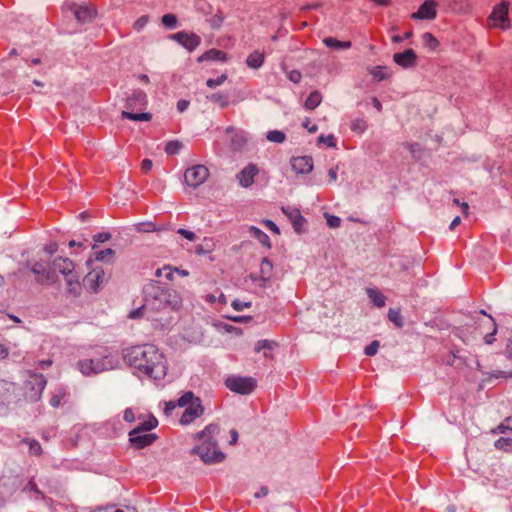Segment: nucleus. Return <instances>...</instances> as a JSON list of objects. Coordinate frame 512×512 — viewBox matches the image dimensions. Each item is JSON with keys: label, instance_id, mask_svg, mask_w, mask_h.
<instances>
[{"label": "nucleus", "instance_id": "37998d69", "mask_svg": "<svg viewBox=\"0 0 512 512\" xmlns=\"http://www.w3.org/2000/svg\"><path fill=\"white\" fill-rule=\"evenodd\" d=\"M34 384L37 386L39 393H41L46 386V379L42 374H34L32 377Z\"/></svg>", "mask_w": 512, "mask_h": 512}, {"label": "nucleus", "instance_id": "9b49d317", "mask_svg": "<svg viewBox=\"0 0 512 512\" xmlns=\"http://www.w3.org/2000/svg\"><path fill=\"white\" fill-rule=\"evenodd\" d=\"M204 411L205 409L202 405L201 399H196L192 405L186 407L179 422L181 425H189L197 418L201 417L204 414Z\"/></svg>", "mask_w": 512, "mask_h": 512}, {"label": "nucleus", "instance_id": "6ab92c4d", "mask_svg": "<svg viewBox=\"0 0 512 512\" xmlns=\"http://www.w3.org/2000/svg\"><path fill=\"white\" fill-rule=\"evenodd\" d=\"M273 270V264L268 258H263L260 265V275L259 279L261 280L260 286L266 287L267 282L271 278Z\"/></svg>", "mask_w": 512, "mask_h": 512}, {"label": "nucleus", "instance_id": "774afa93", "mask_svg": "<svg viewBox=\"0 0 512 512\" xmlns=\"http://www.w3.org/2000/svg\"><path fill=\"white\" fill-rule=\"evenodd\" d=\"M269 493V489L266 486H262L258 492L254 494L255 498H261L267 496Z\"/></svg>", "mask_w": 512, "mask_h": 512}, {"label": "nucleus", "instance_id": "2f4dec72", "mask_svg": "<svg viewBox=\"0 0 512 512\" xmlns=\"http://www.w3.org/2000/svg\"><path fill=\"white\" fill-rule=\"evenodd\" d=\"M494 446L505 452H512V438L500 437L495 441Z\"/></svg>", "mask_w": 512, "mask_h": 512}, {"label": "nucleus", "instance_id": "a878e982", "mask_svg": "<svg viewBox=\"0 0 512 512\" xmlns=\"http://www.w3.org/2000/svg\"><path fill=\"white\" fill-rule=\"evenodd\" d=\"M321 101V93L318 91H314L310 93V95L307 97L304 106L307 110H313L321 103Z\"/></svg>", "mask_w": 512, "mask_h": 512}, {"label": "nucleus", "instance_id": "4468645a", "mask_svg": "<svg viewBox=\"0 0 512 512\" xmlns=\"http://www.w3.org/2000/svg\"><path fill=\"white\" fill-rule=\"evenodd\" d=\"M437 3L434 1H425L418 10L411 14L414 20H434L437 17Z\"/></svg>", "mask_w": 512, "mask_h": 512}, {"label": "nucleus", "instance_id": "864d4df0", "mask_svg": "<svg viewBox=\"0 0 512 512\" xmlns=\"http://www.w3.org/2000/svg\"><path fill=\"white\" fill-rule=\"evenodd\" d=\"M177 233L180 234L182 237L189 241H195L196 240V234L190 230L180 228L177 230Z\"/></svg>", "mask_w": 512, "mask_h": 512}, {"label": "nucleus", "instance_id": "5701e85b", "mask_svg": "<svg viewBox=\"0 0 512 512\" xmlns=\"http://www.w3.org/2000/svg\"><path fill=\"white\" fill-rule=\"evenodd\" d=\"M208 60H219V61H225L226 60V54L218 49H210L203 53L201 56L198 57V62H204Z\"/></svg>", "mask_w": 512, "mask_h": 512}, {"label": "nucleus", "instance_id": "423d86ee", "mask_svg": "<svg viewBox=\"0 0 512 512\" xmlns=\"http://www.w3.org/2000/svg\"><path fill=\"white\" fill-rule=\"evenodd\" d=\"M225 385L232 392L247 395L255 389L256 381L252 377H229Z\"/></svg>", "mask_w": 512, "mask_h": 512}, {"label": "nucleus", "instance_id": "603ef678", "mask_svg": "<svg viewBox=\"0 0 512 512\" xmlns=\"http://www.w3.org/2000/svg\"><path fill=\"white\" fill-rule=\"evenodd\" d=\"M231 306L236 310V311H242L243 309L245 308H249L251 307V302H242L241 300L239 299H234L232 301V304Z\"/></svg>", "mask_w": 512, "mask_h": 512}, {"label": "nucleus", "instance_id": "39448f33", "mask_svg": "<svg viewBox=\"0 0 512 512\" xmlns=\"http://www.w3.org/2000/svg\"><path fill=\"white\" fill-rule=\"evenodd\" d=\"M118 365L117 358L112 355H104L100 359H84L77 363L79 371L85 375L90 376L99 374L108 370H112Z\"/></svg>", "mask_w": 512, "mask_h": 512}, {"label": "nucleus", "instance_id": "5fc2aeb1", "mask_svg": "<svg viewBox=\"0 0 512 512\" xmlns=\"http://www.w3.org/2000/svg\"><path fill=\"white\" fill-rule=\"evenodd\" d=\"M489 318H490V320L492 322V325H493V331H492V333H490V334L485 336L484 341H485L486 344L491 345L495 341L494 335L497 332V327H496V324H495L493 318L491 316Z\"/></svg>", "mask_w": 512, "mask_h": 512}, {"label": "nucleus", "instance_id": "bb28decb", "mask_svg": "<svg viewBox=\"0 0 512 512\" xmlns=\"http://www.w3.org/2000/svg\"><path fill=\"white\" fill-rule=\"evenodd\" d=\"M157 425H158V420L154 416H149L147 420L140 423L133 430H138L139 433H144V432H148V431H151L152 429L156 428Z\"/></svg>", "mask_w": 512, "mask_h": 512}, {"label": "nucleus", "instance_id": "de8ad7c7", "mask_svg": "<svg viewBox=\"0 0 512 512\" xmlns=\"http://www.w3.org/2000/svg\"><path fill=\"white\" fill-rule=\"evenodd\" d=\"M325 218L327 221V225L330 228H338L341 223V219L338 216L330 215L328 213H325Z\"/></svg>", "mask_w": 512, "mask_h": 512}, {"label": "nucleus", "instance_id": "052dcab7", "mask_svg": "<svg viewBox=\"0 0 512 512\" xmlns=\"http://www.w3.org/2000/svg\"><path fill=\"white\" fill-rule=\"evenodd\" d=\"M372 75L375 77V78H378L379 80H383L386 78V75L385 73L383 72V68L380 67V66H377L374 68V70L372 71Z\"/></svg>", "mask_w": 512, "mask_h": 512}, {"label": "nucleus", "instance_id": "f3484780", "mask_svg": "<svg viewBox=\"0 0 512 512\" xmlns=\"http://www.w3.org/2000/svg\"><path fill=\"white\" fill-rule=\"evenodd\" d=\"M393 60L397 65L403 68H410L416 65L417 55L413 49H406L402 53H395Z\"/></svg>", "mask_w": 512, "mask_h": 512}, {"label": "nucleus", "instance_id": "0eeeda50", "mask_svg": "<svg viewBox=\"0 0 512 512\" xmlns=\"http://www.w3.org/2000/svg\"><path fill=\"white\" fill-rule=\"evenodd\" d=\"M209 177V170L204 165H194L185 171L184 179L188 186L197 188Z\"/></svg>", "mask_w": 512, "mask_h": 512}, {"label": "nucleus", "instance_id": "a18cd8bd", "mask_svg": "<svg viewBox=\"0 0 512 512\" xmlns=\"http://www.w3.org/2000/svg\"><path fill=\"white\" fill-rule=\"evenodd\" d=\"M148 22H149V16L143 15L134 22L133 29L139 32L146 27Z\"/></svg>", "mask_w": 512, "mask_h": 512}, {"label": "nucleus", "instance_id": "f257e3e1", "mask_svg": "<svg viewBox=\"0 0 512 512\" xmlns=\"http://www.w3.org/2000/svg\"><path fill=\"white\" fill-rule=\"evenodd\" d=\"M123 358L141 375L154 380H160L166 376V358L155 345L144 344L127 348L123 351Z\"/></svg>", "mask_w": 512, "mask_h": 512}, {"label": "nucleus", "instance_id": "e433bc0d", "mask_svg": "<svg viewBox=\"0 0 512 512\" xmlns=\"http://www.w3.org/2000/svg\"><path fill=\"white\" fill-rule=\"evenodd\" d=\"M512 431V417L505 418L504 422L498 425L495 429L492 430L493 433H505L507 431Z\"/></svg>", "mask_w": 512, "mask_h": 512}, {"label": "nucleus", "instance_id": "09e8293b", "mask_svg": "<svg viewBox=\"0 0 512 512\" xmlns=\"http://www.w3.org/2000/svg\"><path fill=\"white\" fill-rule=\"evenodd\" d=\"M318 142L326 144L328 147H335L336 146V139L334 135H320L318 137Z\"/></svg>", "mask_w": 512, "mask_h": 512}, {"label": "nucleus", "instance_id": "a211bd4d", "mask_svg": "<svg viewBox=\"0 0 512 512\" xmlns=\"http://www.w3.org/2000/svg\"><path fill=\"white\" fill-rule=\"evenodd\" d=\"M282 212L291 221L295 231L300 233L305 224V219L301 215L300 210L293 207H282Z\"/></svg>", "mask_w": 512, "mask_h": 512}, {"label": "nucleus", "instance_id": "2eb2a0df", "mask_svg": "<svg viewBox=\"0 0 512 512\" xmlns=\"http://www.w3.org/2000/svg\"><path fill=\"white\" fill-rule=\"evenodd\" d=\"M157 439V435L154 433H139L138 430H131L129 432V441L137 448L142 449L154 443Z\"/></svg>", "mask_w": 512, "mask_h": 512}, {"label": "nucleus", "instance_id": "ddd939ff", "mask_svg": "<svg viewBox=\"0 0 512 512\" xmlns=\"http://www.w3.org/2000/svg\"><path fill=\"white\" fill-rule=\"evenodd\" d=\"M489 20L499 22L495 23V26H498L502 29H507L509 27V18H508V2L502 1L500 4L496 5L489 16Z\"/></svg>", "mask_w": 512, "mask_h": 512}, {"label": "nucleus", "instance_id": "c85d7f7f", "mask_svg": "<svg viewBox=\"0 0 512 512\" xmlns=\"http://www.w3.org/2000/svg\"><path fill=\"white\" fill-rule=\"evenodd\" d=\"M200 399L199 397H196L193 392L188 391L185 392L178 400L177 405L179 407H187L192 405V403L196 400Z\"/></svg>", "mask_w": 512, "mask_h": 512}, {"label": "nucleus", "instance_id": "cd10ccee", "mask_svg": "<svg viewBox=\"0 0 512 512\" xmlns=\"http://www.w3.org/2000/svg\"><path fill=\"white\" fill-rule=\"evenodd\" d=\"M121 117L123 119H129L133 121H150L152 115L150 113H132L128 111H122Z\"/></svg>", "mask_w": 512, "mask_h": 512}, {"label": "nucleus", "instance_id": "79ce46f5", "mask_svg": "<svg viewBox=\"0 0 512 512\" xmlns=\"http://www.w3.org/2000/svg\"><path fill=\"white\" fill-rule=\"evenodd\" d=\"M162 23L168 28H175L177 24V18L174 14H165L162 16Z\"/></svg>", "mask_w": 512, "mask_h": 512}, {"label": "nucleus", "instance_id": "bf43d9fd", "mask_svg": "<svg viewBox=\"0 0 512 512\" xmlns=\"http://www.w3.org/2000/svg\"><path fill=\"white\" fill-rule=\"evenodd\" d=\"M153 167V163L150 159H144L142 162H141V171L143 173H148Z\"/></svg>", "mask_w": 512, "mask_h": 512}, {"label": "nucleus", "instance_id": "13d9d810", "mask_svg": "<svg viewBox=\"0 0 512 512\" xmlns=\"http://www.w3.org/2000/svg\"><path fill=\"white\" fill-rule=\"evenodd\" d=\"M288 79L293 83H299L301 81L302 75L298 70H292L288 74Z\"/></svg>", "mask_w": 512, "mask_h": 512}, {"label": "nucleus", "instance_id": "f8f14e48", "mask_svg": "<svg viewBox=\"0 0 512 512\" xmlns=\"http://www.w3.org/2000/svg\"><path fill=\"white\" fill-rule=\"evenodd\" d=\"M71 10L81 23L91 22L97 14L96 8L90 3L73 4Z\"/></svg>", "mask_w": 512, "mask_h": 512}, {"label": "nucleus", "instance_id": "4c0bfd02", "mask_svg": "<svg viewBox=\"0 0 512 512\" xmlns=\"http://www.w3.org/2000/svg\"><path fill=\"white\" fill-rule=\"evenodd\" d=\"M115 255L114 250L107 248L95 253L94 260L95 261H105L107 258H113Z\"/></svg>", "mask_w": 512, "mask_h": 512}, {"label": "nucleus", "instance_id": "a19ab883", "mask_svg": "<svg viewBox=\"0 0 512 512\" xmlns=\"http://www.w3.org/2000/svg\"><path fill=\"white\" fill-rule=\"evenodd\" d=\"M29 445V452L32 455L39 456L42 453V447L36 440H24Z\"/></svg>", "mask_w": 512, "mask_h": 512}, {"label": "nucleus", "instance_id": "8fccbe9b", "mask_svg": "<svg viewBox=\"0 0 512 512\" xmlns=\"http://www.w3.org/2000/svg\"><path fill=\"white\" fill-rule=\"evenodd\" d=\"M379 346V341L374 340L365 348L364 352L367 356H374L377 353Z\"/></svg>", "mask_w": 512, "mask_h": 512}, {"label": "nucleus", "instance_id": "f704fd0d", "mask_svg": "<svg viewBox=\"0 0 512 512\" xmlns=\"http://www.w3.org/2000/svg\"><path fill=\"white\" fill-rule=\"evenodd\" d=\"M267 140L273 143H283L286 140L284 132L279 130L269 131L266 136Z\"/></svg>", "mask_w": 512, "mask_h": 512}, {"label": "nucleus", "instance_id": "dca6fc26", "mask_svg": "<svg viewBox=\"0 0 512 512\" xmlns=\"http://www.w3.org/2000/svg\"><path fill=\"white\" fill-rule=\"evenodd\" d=\"M292 170L297 174H308L313 169V160L310 156H298L291 159Z\"/></svg>", "mask_w": 512, "mask_h": 512}, {"label": "nucleus", "instance_id": "0e129e2a", "mask_svg": "<svg viewBox=\"0 0 512 512\" xmlns=\"http://www.w3.org/2000/svg\"><path fill=\"white\" fill-rule=\"evenodd\" d=\"M337 171H338V166H335V167L329 169L328 177H329L330 183H333L337 180Z\"/></svg>", "mask_w": 512, "mask_h": 512}, {"label": "nucleus", "instance_id": "ea45409f", "mask_svg": "<svg viewBox=\"0 0 512 512\" xmlns=\"http://www.w3.org/2000/svg\"><path fill=\"white\" fill-rule=\"evenodd\" d=\"M181 147H182V144L179 141H169L166 144L165 152L169 155L178 154Z\"/></svg>", "mask_w": 512, "mask_h": 512}, {"label": "nucleus", "instance_id": "20e7f679", "mask_svg": "<svg viewBox=\"0 0 512 512\" xmlns=\"http://www.w3.org/2000/svg\"><path fill=\"white\" fill-rule=\"evenodd\" d=\"M74 263L68 258H56L50 268L47 270L46 281L54 283L57 281L56 273H61L66 281L67 290L74 294L79 295L81 291V284L79 277L74 272Z\"/></svg>", "mask_w": 512, "mask_h": 512}, {"label": "nucleus", "instance_id": "393cba45", "mask_svg": "<svg viewBox=\"0 0 512 512\" xmlns=\"http://www.w3.org/2000/svg\"><path fill=\"white\" fill-rule=\"evenodd\" d=\"M367 295L377 307H384L386 297L378 290L369 288L367 289Z\"/></svg>", "mask_w": 512, "mask_h": 512}, {"label": "nucleus", "instance_id": "6e6d98bb", "mask_svg": "<svg viewBox=\"0 0 512 512\" xmlns=\"http://www.w3.org/2000/svg\"><path fill=\"white\" fill-rule=\"evenodd\" d=\"M32 272L36 275H41L42 277H44L46 279V274H47V271L45 270L44 266L40 263H35L33 266H32Z\"/></svg>", "mask_w": 512, "mask_h": 512}, {"label": "nucleus", "instance_id": "72a5a7b5", "mask_svg": "<svg viewBox=\"0 0 512 512\" xmlns=\"http://www.w3.org/2000/svg\"><path fill=\"white\" fill-rule=\"evenodd\" d=\"M213 103H217L221 108H225L229 105L228 95L221 93H214L208 97Z\"/></svg>", "mask_w": 512, "mask_h": 512}, {"label": "nucleus", "instance_id": "c756f323", "mask_svg": "<svg viewBox=\"0 0 512 512\" xmlns=\"http://www.w3.org/2000/svg\"><path fill=\"white\" fill-rule=\"evenodd\" d=\"M422 42L424 46L430 50H435L439 46V41L429 32L422 34Z\"/></svg>", "mask_w": 512, "mask_h": 512}, {"label": "nucleus", "instance_id": "412c9836", "mask_svg": "<svg viewBox=\"0 0 512 512\" xmlns=\"http://www.w3.org/2000/svg\"><path fill=\"white\" fill-rule=\"evenodd\" d=\"M14 389V384L6 380L0 379V407L11 398Z\"/></svg>", "mask_w": 512, "mask_h": 512}, {"label": "nucleus", "instance_id": "58836bf2", "mask_svg": "<svg viewBox=\"0 0 512 512\" xmlns=\"http://www.w3.org/2000/svg\"><path fill=\"white\" fill-rule=\"evenodd\" d=\"M350 127L352 131L363 133L367 129V123L365 120L358 118L351 122Z\"/></svg>", "mask_w": 512, "mask_h": 512}, {"label": "nucleus", "instance_id": "4be33fe9", "mask_svg": "<svg viewBox=\"0 0 512 512\" xmlns=\"http://www.w3.org/2000/svg\"><path fill=\"white\" fill-rule=\"evenodd\" d=\"M265 60V55L259 51H253L246 59V64L249 68L258 69L260 68Z\"/></svg>", "mask_w": 512, "mask_h": 512}, {"label": "nucleus", "instance_id": "4d7b16f0", "mask_svg": "<svg viewBox=\"0 0 512 512\" xmlns=\"http://www.w3.org/2000/svg\"><path fill=\"white\" fill-rule=\"evenodd\" d=\"M111 239V234L110 233H105V232H102V233H97L93 236V240L97 243H103V242H106L108 240Z\"/></svg>", "mask_w": 512, "mask_h": 512}, {"label": "nucleus", "instance_id": "e2e57ef3", "mask_svg": "<svg viewBox=\"0 0 512 512\" xmlns=\"http://www.w3.org/2000/svg\"><path fill=\"white\" fill-rule=\"evenodd\" d=\"M123 419L126 421V422H133L135 420V416H134V413L132 411L131 408H127L125 411H124V415H123Z\"/></svg>", "mask_w": 512, "mask_h": 512}, {"label": "nucleus", "instance_id": "473e14b6", "mask_svg": "<svg viewBox=\"0 0 512 512\" xmlns=\"http://www.w3.org/2000/svg\"><path fill=\"white\" fill-rule=\"evenodd\" d=\"M388 318L391 322H393L397 327L401 328L404 325L403 318L401 316L399 309L390 308L388 311Z\"/></svg>", "mask_w": 512, "mask_h": 512}, {"label": "nucleus", "instance_id": "7ed1b4c3", "mask_svg": "<svg viewBox=\"0 0 512 512\" xmlns=\"http://www.w3.org/2000/svg\"><path fill=\"white\" fill-rule=\"evenodd\" d=\"M219 432V425L211 423L202 431L194 434L193 439L200 443L191 450V453L197 454L206 464L222 462L225 459V454L220 451L216 440Z\"/></svg>", "mask_w": 512, "mask_h": 512}, {"label": "nucleus", "instance_id": "f03ea898", "mask_svg": "<svg viewBox=\"0 0 512 512\" xmlns=\"http://www.w3.org/2000/svg\"><path fill=\"white\" fill-rule=\"evenodd\" d=\"M146 307L154 312L176 311L182 305L180 294L158 280H151L143 287Z\"/></svg>", "mask_w": 512, "mask_h": 512}, {"label": "nucleus", "instance_id": "b1692460", "mask_svg": "<svg viewBox=\"0 0 512 512\" xmlns=\"http://www.w3.org/2000/svg\"><path fill=\"white\" fill-rule=\"evenodd\" d=\"M250 234L257 239L262 245H264L267 248H271V241L269 236L263 232L261 229L251 226L249 228Z\"/></svg>", "mask_w": 512, "mask_h": 512}, {"label": "nucleus", "instance_id": "c9c22d12", "mask_svg": "<svg viewBox=\"0 0 512 512\" xmlns=\"http://www.w3.org/2000/svg\"><path fill=\"white\" fill-rule=\"evenodd\" d=\"M246 144V138L243 133H236L231 139V147L234 150H241Z\"/></svg>", "mask_w": 512, "mask_h": 512}, {"label": "nucleus", "instance_id": "680f3d73", "mask_svg": "<svg viewBox=\"0 0 512 512\" xmlns=\"http://www.w3.org/2000/svg\"><path fill=\"white\" fill-rule=\"evenodd\" d=\"M412 35H413V32H412V31H408V32H406V33L404 34V37H401V36H399V35H394V36L392 37V41H393L394 43H401L403 40L411 38V37H412Z\"/></svg>", "mask_w": 512, "mask_h": 512}, {"label": "nucleus", "instance_id": "3c124183", "mask_svg": "<svg viewBox=\"0 0 512 512\" xmlns=\"http://www.w3.org/2000/svg\"><path fill=\"white\" fill-rule=\"evenodd\" d=\"M145 310H149V307H146V303L144 302V304L141 307L129 313V318L138 319L143 316Z\"/></svg>", "mask_w": 512, "mask_h": 512}, {"label": "nucleus", "instance_id": "7c9ffc66", "mask_svg": "<svg viewBox=\"0 0 512 512\" xmlns=\"http://www.w3.org/2000/svg\"><path fill=\"white\" fill-rule=\"evenodd\" d=\"M134 103L144 105L146 103V94L143 91L135 92L131 97L127 99V106L132 108Z\"/></svg>", "mask_w": 512, "mask_h": 512}, {"label": "nucleus", "instance_id": "338daca9", "mask_svg": "<svg viewBox=\"0 0 512 512\" xmlns=\"http://www.w3.org/2000/svg\"><path fill=\"white\" fill-rule=\"evenodd\" d=\"M264 224L266 225V227H268V229H270L272 232L276 233V234H279L280 233V230L278 228V226L271 220H266L264 221Z\"/></svg>", "mask_w": 512, "mask_h": 512}, {"label": "nucleus", "instance_id": "69168bd1", "mask_svg": "<svg viewBox=\"0 0 512 512\" xmlns=\"http://www.w3.org/2000/svg\"><path fill=\"white\" fill-rule=\"evenodd\" d=\"M223 20H224V17H223V15H222V14H216V15L212 18V20H211V22H212V26H213V27H219V26L222 24Z\"/></svg>", "mask_w": 512, "mask_h": 512}, {"label": "nucleus", "instance_id": "9d476101", "mask_svg": "<svg viewBox=\"0 0 512 512\" xmlns=\"http://www.w3.org/2000/svg\"><path fill=\"white\" fill-rule=\"evenodd\" d=\"M171 39L179 43L189 52L194 51L201 44L200 36L195 33H187L184 31L172 34Z\"/></svg>", "mask_w": 512, "mask_h": 512}, {"label": "nucleus", "instance_id": "6e6552de", "mask_svg": "<svg viewBox=\"0 0 512 512\" xmlns=\"http://www.w3.org/2000/svg\"><path fill=\"white\" fill-rule=\"evenodd\" d=\"M105 283V273L101 267L92 269L83 279L84 287L91 292H98Z\"/></svg>", "mask_w": 512, "mask_h": 512}, {"label": "nucleus", "instance_id": "c03bdc74", "mask_svg": "<svg viewBox=\"0 0 512 512\" xmlns=\"http://www.w3.org/2000/svg\"><path fill=\"white\" fill-rule=\"evenodd\" d=\"M275 342L267 339L259 340L255 345V351L260 352L263 349H272L275 346Z\"/></svg>", "mask_w": 512, "mask_h": 512}, {"label": "nucleus", "instance_id": "aec40b11", "mask_svg": "<svg viewBox=\"0 0 512 512\" xmlns=\"http://www.w3.org/2000/svg\"><path fill=\"white\" fill-rule=\"evenodd\" d=\"M323 43L326 47L335 50H348L352 47L351 41H340L334 37H326L323 39Z\"/></svg>", "mask_w": 512, "mask_h": 512}, {"label": "nucleus", "instance_id": "1a4fd4ad", "mask_svg": "<svg viewBox=\"0 0 512 512\" xmlns=\"http://www.w3.org/2000/svg\"><path fill=\"white\" fill-rule=\"evenodd\" d=\"M259 174V168L254 163H249L245 167H243L237 174L236 180L238 181L240 187L249 188L255 182V177Z\"/></svg>", "mask_w": 512, "mask_h": 512}, {"label": "nucleus", "instance_id": "49530a36", "mask_svg": "<svg viewBox=\"0 0 512 512\" xmlns=\"http://www.w3.org/2000/svg\"><path fill=\"white\" fill-rule=\"evenodd\" d=\"M226 78H227V76H226L225 74L220 75V76H219V77H217L216 79H212V78H210V79H208V80L206 81V85H207L209 88H215V87H217V86L222 85V84L225 82Z\"/></svg>", "mask_w": 512, "mask_h": 512}]
</instances>
